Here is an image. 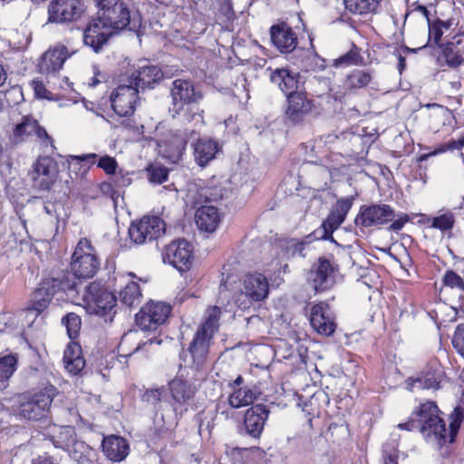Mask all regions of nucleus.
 I'll use <instances>...</instances> for the list:
<instances>
[{"mask_svg":"<svg viewBox=\"0 0 464 464\" xmlns=\"http://www.w3.org/2000/svg\"><path fill=\"white\" fill-rule=\"evenodd\" d=\"M445 372L437 363L429 364L424 370L405 380V388L415 392L420 390H439L445 378Z\"/></svg>","mask_w":464,"mask_h":464,"instance_id":"18","label":"nucleus"},{"mask_svg":"<svg viewBox=\"0 0 464 464\" xmlns=\"http://www.w3.org/2000/svg\"><path fill=\"white\" fill-rule=\"evenodd\" d=\"M334 267L325 256H320L309 272V280L315 292L330 289L334 284Z\"/></svg>","mask_w":464,"mask_h":464,"instance_id":"25","label":"nucleus"},{"mask_svg":"<svg viewBox=\"0 0 464 464\" xmlns=\"http://www.w3.org/2000/svg\"><path fill=\"white\" fill-rule=\"evenodd\" d=\"M82 0H52L48 6V21L65 24L78 21L85 13Z\"/></svg>","mask_w":464,"mask_h":464,"instance_id":"13","label":"nucleus"},{"mask_svg":"<svg viewBox=\"0 0 464 464\" xmlns=\"http://www.w3.org/2000/svg\"><path fill=\"white\" fill-rule=\"evenodd\" d=\"M383 464H398V451L394 448L384 446L382 450Z\"/></svg>","mask_w":464,"mask_h":464,"instance_id":"60","label":"nucleus"},{"mask_svg":"<svg viewBox=\"0 0 464 464\" xmlns=\"http://www.w3.org/2000/svg\"><path fill=\"white\" fill-rule=\"evenodd\" d=\"M102 449L104 455L111 461L120 462L129 454L128 441L119 435H111L103 438Z\"/></svg>","mask_w":464,"mask_h":464,"instance_id":"33","label":"nucleus"},{"mask_svg":"<svg viewBox=\"0 0 464 464\" xmlns=\"http://www.w3.org/2000/svg\"><path fill=\"white\" fill-rule=\"evenodd\" d=\"M221 314V309L218 306L211 307L208 312V316L204 324L198 330H204V333H208L213 335V333L218 330V323Z\"/></svg>","mask_w":464,"mask_h":464,"instance_id":"51","label":"nucleus"},{"mask_svg":"<svg viewBox=\"0 0 464 464\" xmlns=\"http://www.w3.org/2000/svg\"><path fill=\"white\" fill-rule=\"evenodd\" d=\"M195 222L200 231L214 232L220 222L218 208L207 205L198 207L195 213Z\"/></svg>","mask_w":464,"mask_h":464,"instance_id":"35","label":"nucleus"},{"mask_svg":"<svg viewBox=\"0 0 464 464\" xmlns=\"http://www.w3.org/2000/svg\"><path fill=\"white\" fill-rule=\"evenodd\" d=\"M22 120L26 129L27 135L34 134L39 124L38 121L30 116H24Z\"/></svg>","mask_w":464,"mask_h":464,"instance_id":"64","label":"nucleus"},{"mask_svg":"<svg viewBox=\"0 0 464 464\" xmlns=\"http://www.w3.org/2000/svg\"><path fill=\"white\" fill-rule=\"evenodd\" d=\"M101 261L97 252L90 239L82 237L77 243L71 257L70 267L68 270L51 271L56 277L71 279L72 286L70 287V293H79V283L77 280H86L92 278L99 271Z\"/></svg>","mask_w":464,"mask_h":464,"instance_id":"2","label":"nucleus"},{"mask_svg":"<svg viewBox=\"0 0 464 464\" xmlns=\"http://www.w3.org/2000/svg\"><path fill=\"white\" fill-rule=\"evenodd\" d=\"M382 0H344L345 8L353 14H368L377 13Z\"/></svg>","mask_w":464,"mask_h":464,"instance_id":"42","label":"nucleus"},{"mask_svg":"<svg viewBox=\"0 0 464 464\" xmlns=\"http://www.w3.org/2000/svg\"><path fill=\"white\" fill-rule=\"evenodd\" d=\"M111 180L117 191L129 187L132 182V179L130 177V174L128 172L124 173L121 169L119 172H115L111 177Z\"/></svg>","mask_w":464,"mask_h":464,"instance_id":"55","label":"nucleus"},{"mask_svg":"<svg viewBox=\"0 0 464 464\" xmlns=\"http://www.w3.org/2000/svg\"><path fill=\"white\" fill-rule=\"evenodd\" d=\"M169 390L172 399L171 407L176 416L181 417L188 411V405L194 396V391L188 382L177 378L169 383Z\"/></svg>","mask_w":464,"mask_h":464,"instance_id":"26","label":"nucleus"},{"mask_svg":"<svg viewBox=\"0 0 464 464\" xmlns=\"http://www.w3.org/2000/svg\"><path fill=\"white\" fill-rule=\"evenodd\" d=\"M443 54L447 64L451 68H456L464 62V50L458 49L454 43H447Z\"/></svg>","mask_w":464,"mask_h":464,"instance_id":"47","label":"nucleus"},{"mask_svg":"<svg viewBox=\"0 0 464 464\" xmlns=\"http://www.w3.org/2000/svg\"><path fill=\"white\" fill-rule=\"evenodd\" d=\"M54 396L55 389L53 386L24 396L18 407L19 416L33 421L47 418Z\"/></svg>","mask_w":464,"mask_h":464,"instance_id":"7","label":"nucleus"},{"mask_svg":"<svg viewBox=\"0 0 464 464\" xmlns=\"http://www.w3.org/2000/svg\"><path fill=\"white\" fill-rule=\"evenodd\" d=\"M255 300H252L250 298V295H246V291L243 289L241 292L237 295L235 303L237 305V307L241 310H246L251 307L253 303H255Z\"/></svg>","mask_w":464,"mask_h":464,"instance_id":"59","label":"nucleus"},{"mask_svg":"<svg viewBox=\"0 0 464 464\" xmlns=\"http://www.w3.org/2000/svg\"><path fill=\"white\" fill-rule=\"evenodd\" d=\"M372 82V72L369 70L354 69L345 77L343 86L352 93L366 88Z\"/></svg>","mask_w":464,"mask_h":464,"instance_id":"38","label":"nucleus"},{"mask_svg":"<svg viewBox=\"0 0 464 464\" xmlns=\"http://www.w3.org/2000/svg\"><path fill=\"white\" fill-rule=\"evenodd\" d=\"M165 222L157 216L143 217L132 221L129 227V237L137 245L157 240L165 233Z\"/></svg>","mask_w":464,"mask_h":464,"instance_id":"8","label":"nucleus"},{"mask_svg":"<svg viewBox=\"0 0 464 464\" xmlns=\"http://www.w3.org/2000/svg\"><path fill=\"white\" fill-rule=\"evenodd\" d=\"M171 99L169 112L172 118H177L182 112L188 111L191 105L197 104L203 100L201 90L196 86L190 79H175L169 88Z\"/></svg>","mask_w":464,"mask_h":464,"instance_id":"5","label":"nucleus"},{"mask_svg":"<svg viewBox=\"0 0 464 464\" xmlns=\"http://www.w3.org/2000/svg\"><path fill=\"white\" fill-rule=\"evenodd\" d=\"M147 173L150 183L160 185L167 181L169 169L161 165H151L148 167Z\"/></svg>","mask_w":464,"mask_h":464,"instance_id":"52","label":"nucleus"},{"mask_svg":"<svg viewBox=\"0 0 464 464\" xmlns=\"http://www.w3.org/2000/svg\"><path fill=\"white\" fill-rule=\"evenodd\" d=\"M99 14L109 24L113 34L125 29L135 31L140 27V20L130 17L128 5L122 0H94Z\"/></svg>","mask_w":464,"mask_h":464,"instance_id":"3","label":"nucleus"},{"mask_svg":"<svg viewBox=\"0 0 464 464\" xmlns=\"http://www.w3.org/2000/svg\"><path fill=\"white\" fill-rule=\"evenodd\" d=\"M165 222L157 216L143 217L132 221L129 227V237L137 245L157 240L165 233Z\"/></svg>","mask_w":464,"mask_h":464,"instance_id":"9","label":"nucleus"},{"mask_svg":"<svg viewBox=\"0 0 464 464\" xmlns=\"http://www.w3.org/2000/svg\"><path fill=\"white\" fill-rule=\"evenodd\" d=\"M34 135L39 138L45 145L50 144L53 149H54L53 146V140L51 138V136L47 133L46 130L40 126L38 124L36 131L34 132Z\"/></svg>","mask_w":464,"mask_h":464,"instance_id":"62","label":"nucleus"},{"mask_svg":"<svg viewBox=\"0 0 464 464\" xmlns=\"http://www.w3.org/2000/svg\"><path fill=\"white\" fill-rule=\"evenodd\" d=\"M267 70L270 71V81L277 85L285 96L298 91L300 83L299 72L291 71L288 68H276L275 70L268 68Z\"/></svg>","mask_w":464,"mask_h":464,"instance_id":"32","label":"nucleus"},{"mask_svg":"<svg viewBox=\"0 0 464 464\" xmlns=\"http://www.w3.org/2000/svg\"><path fill=\"white\" fill-rule=\"evenodd\" d=\"M270 40L272 44L281 53L293 56L295 53L298 38L292 27L285 22L273 24L270 29Z\"/></svg>","mask_w":464,"mask_h":464,"instance_id":"22","label":"nucleus"},{"mask_svg":"<svg viewBox=\"0 0 464 464\" xmlns=\"http://www.w3.org/2000/svg\"><path fill=\"white\" fill-rule=\"evenodd\" d=\"M162 258L164 263H168L179 272L188 271L193 262V248L186 239L172 241L166 246Z\"/></svg>","mask_w":464,"mask_h":464,"instance_id":"16","label":"nucleus"},{"mask_svg":"<svg viewBox=\"0 0 464 464\" xmlns=\"http://www.w3.org/2000/svg\"><path fill=\"white\" fill-rule=\"evenodd\" d=\"M70 57L68 49L64 45H57L46 51L38 63L39 71L43 74H53L59 72L64 62Z\"/></svg>","mask_w":464,"mask_h":464,"instance_id":"30","label":"nucleus"},{"mask_svg":"<svg viewBox=\"0 0 464 464\" xmlns=\"http://www.w3.org/2000/svg\"><path fill=\"white\" fill-rule=\"evenodd\" d=\"M197 131L193 129L186 128L173 132L170 138L160 146V151L162 157L172 163H178L185 153L187 144L196 138Z\"/></svg>","mask_w":464,"mask_h":464,"instance_id":"21","label":"nucleus"},{"mask_svg":"<svg viewBox=\"0 0 464 464\" xmlns=\"http://www.w3.org/2000/svg\"><path fill=\"white\" fill-rule=\"evenodd\" d=\"M72 285L71 279H68V277H56L50 272L41 280L39 287L34 292L27 312H35L36 315L40 314L49 306L56 294L60 292L70 293V287Z\"/></svg>","mask_w":464,"mask_h":464,"instance_id":"6","label":"nucleus"},{"mask_svg":"<svg viewBox=\"0 0 464 464\" xmlns=\"http://www.w3.org/2000/svg\"><path fill=\"white\" fill-rule=\"evenodd\" d=\"M171 313V306L164 302H150L135 316L136 324L143 332L156 333Z\"/></svg>","mask_w":464,"mask_h":464,"instance_id":"10","label":"nucleus"},{"mask_svg":"<svg viewBox=\"0 0 464 464\" xmlns=\"http://www.w3.org/2000/svg\"><path fill=\"white\" fill-rule=\"evenodd\" d=\"M62 324L66 328L67 334L71 340H74L79 336L82 319L75 313H68L62 318Z\"/></svg>","mask_w":464,"mask_h":464,"instance_id":"46","label":"nucleus"},{"mask_svg":"<svg viewBox=\"0 0 464 464\" xmlns=\"http://www.w3.org/2000/svg\"><path fill=\"white\" fill-rule=\"evenodd\" d=\"M57 165L49 156L39 157L33 164L28 177L34 188L42 191L51 189L56 179Z\"/></svg>","mask_w":464,"mask_h":464,"instance_id":"15","label":"nucleus"},{"mask_svg":"<svg viewBox=\"0 0 464 464\" xmlns=\"http://www.w3.org/2000/svg\"><path fill=\"white\" fill-rule=\"evenodd\" d=\"M141 296L140 285L135 282H129L120 292V299L122 304L131 306Z\"/></svg>","mask_w":464,"mask_h":464,"instance_id":"48","label":"nucleus"},{"mask_svg":"<svg viewBox=\"0 0 464 464\" xmlns=\"http://www.w3.org/2000/svg\"><path fill=\"white\" fill-rule=\"evenodd\" d=\"M429 25V40L433 39L434 43L439 45V43L443 34L442 20L437 18L434 21L428 23Z\"/></svg>","mask_w":464,"mask_h":464,"instance_id":"56","label":"nucleus"},{"mask_svg":"<svg viewBox=\"0 0 464 464\" xmlns=\"http://www.w3.org/2000/svg\"><path fill=\"white\" fill-rule=\"evenodd\" d=\"M455 225V215L451 210L441 209L438 216L431 218L430 227L442 232L450 231Z\"/></svg>","mask_w":464,"mask_h":464,"instance_id":"45","label":"nucleus"},{"mask_svg":"<svg viewBox=\"0 0 464 464\" xmlns=\"http://www.w3.org/2000/svg\"><path fill=\"white\" fill-rule=\"evenodd\" d=\"M17 357L9 354L0 358V382L7 381L15 372Z\"/></svg>","mask_w":464,"mask_h":464,"instance_id":"50","label":"nucleus"},{"mask_svg":"<svg viewBox=\"0 0 464 464\" xmlns=\"http://www.w3.org/2000/svg\"><path fill=\"white\" fill-rule=\"evenodd\" d=\"M270 414L269 407L256 403L249 407L244 415L243 430L249 437L259 439Z\"/></svg>","mask_w":464,"mask_h":464,"instance_id":"23","label":"nucleus"},{"mask_svg":"<svg viewBox=\"0 0 464 464\" xmlns=\"http://www.w3.org/2000/svg\"><path fill=\"white\" fill-rule=\"evenodd\" d=\"M395 218V210L387 204L372 203L362 205L354 218L356 227L368 228L389 224Z\"/></svg>","mask_w":464,"mask_h":464,"instance_id":"11","label":"nucleus"},{"mask_svg":"<svg viewBox=\"0 0 464 464\" xmlns=\"http://www.w3.org/2000/svg\"><path fill=\"white\" fill-rule=\"evenodd\" d=\"M84 301L89 314L111 323L116 314V295L99 283L92 282L85 286Z\"/></svg>","mask_w":464,"mask_h":464,"instance_id":"4","label":"nucleus"},{"mask_svg":"<svg viewBox=\"0 0 464 464\" xmlns=\"http://www.w3.org/2000/svg\"><path fill=\"white\" fill-rule=\"evenodd\" d=\"M166 396L167 389L162 386L153 389H147L141 395V400L142 401L151 406L155 411V414L158 415L159 412L163 409L162 403Z\"/></svg>","mask_w":464,"mask_h":464,"instance_id":"44","label":"nucleus"},{"mask_svg":"<svg viewBox=\"0 0 464 464\" xmlns=\"http://www.w3.org/2000/svg\"><path fill=\"white\" fill-rule=\"evenodd\" d=\"M464 147V135L458 140L450 139L447 142L440 144L433 154L443 153L448 150H461Z\"/></svg>","mask_w":464,"mask_h":464,"instance_id":"57","label":"nucleus"},{"mask_svg":"<svg viewBox=\"0 0 464 464\" xmlns=\"http://www.w3.org/2000/svg\"><path fill=\"white\" fill-rule=\"evenodd\" d=\"M443 285L450 288H457L464 293V280L453 270H447L442 278Z\"/></svg>","mask_w":464,"mask_h":464,"instance_id":"53","label":"nucleus"},{"mask_svg":"<svg viewBox=\"0 0 464 464\" xmlns=\"http://www.w3.org/2000/svg\"><path fill=\"white\" fill-rule=\"evenodd\" d=\"M442 412L434 401H428L420 404L409 417L406 422L398 424L401 430L409 431L418 430L430 443L442 447L455 441L464 420V407L457 405L450 415L449 429L441 418Z\"/></svg>","mask_w":464,"mask_h":464,"instance_id":"1","label":"nucleus"},{"mask_svg":"<svg viewBox=\"0 0 464 464\" xmlns=\"http://www.w3.org/2000/svg\"><path fill=\"white\" fill-rule=\"evenodd\" d=\"M102 14L97 12L88 23L83 32V43L96 53L101 52L109 39L114 34L109 24H106Z\"/></svg>","mask_w":464,"mask_h":464,"instance_id":"20","label":"nucleus"},{"mask_svg":"<svg viewBox=\"0 0 464 464\" xmlns=\"http://www.w3.org/2000/svg\"><path fill=\"white\" fill-rule=\"evenodd\" d=\"M287 107L285 120L289 124L302 123L313 108V102L306 96L305 92L297 91L286 96Z\"/></svg>","mask_w":464,"mask_h":464,"instance_id":"24","label":"nucleus"},{"mask_svg":"<svg viewBox=\"0 0 464 464\" xmlns=\"http://www.w3.org/2000/svg\"><path fill=\"white\" fill-rule=\"evenodd\" d=\"M355 196L343 197L337 199L333 206L327 218L322 222L316 229L320 231L324 241H330L336 246L339 244L333 237L334 232L344 222L347 214L351 210Z\"/></svg>","mask_w":464,"mask_h":464,"instance_id":"12","label":"nucleus"},{"mask_svg":"<svg viewBox=\"0 0 464 464\" xmlns=\"http://www.w3.org/2000/svg\"><path fill=\"white\" fill-rule=\"evenodd\" d=\"M50 440L55 448L66 451L77 440V435L72 426H63L57 434L51 436Z\"/></svg>","mask_w":464,"mask_h":464,"instance_id":"43","label":"nucleus"},{"mask_svg":"<svg viewBox=\"0 0 464 464\" xmlns=\"http://www.w3.org/2000/svg\"><path fill=\"white\" fill-rule=\"evenodd\" d=\"M66 452L78 464H93L95 451L82 440H76Z\"/></svg>","mask_w":464,"mask_h":464,"instance_id":"39","label":"nucleus"},{"mask_svg":"<svg viewBox=\"0 0 464 464\" xmlns=\"http://www.w3.org/2000/svg\"><path fill=\"white\" fill-rule=\"evenodd\" d=\"M243 290L255 301H262L268 296L269 285L266 277L259 273L249 274L244 279Z\"/></svg>","mask_w":464,"mask_h":464,"instance_id":"34","label":"nucleus"},{"mask_svg":"<svg viewBox=\"0 0 464 464\" xmlns=\"http://www.w3.org/2000/svg\"><path fill=\"white\" fill-rule=\"evenodd\" d=\"M321 232L314 229L302 238H279L276 241L277 255L283 258L290 259L295 256L304 258L310 250L312 243L317 240H324Z\"/></svg>","mask_w":464,"mask_h":464,"instance_id":"17","label":"nucleus"},{"mask_svg":"<svg viewBox=\"0 0 464 464\" xmlns=\"http://www.w3.org/2000/svg\"><path fill=\"white\" fill-rule=\"evenodd\" d=\"M163 79L161 68L150 62L144 60L133 66V72L128 77V81L138 91L152 90Z\"/></svg>","mask_w":464,"mask_h":464,"instance_id":"14","label":"nucleus"},{"mask_svg":"<svg viewBox=\"0 0 464 464\" xmlns=\"http://www.w3.org/2000/svg\"><path fill=\"white\" fill-rule=\"evenodd\" d=\"M211 338L212 335L208 333H204V330H198L196 332L194 338L189 344L188 352L197 367H199L204 363L208 353L209 340Z\"/></svg>","mask_w":464,"mask_h":464,"instance_id":"36","label":"nucleus"},{"mask_svg":"<svg viewBox=\"0 0 464 464\" xmlns=\"http://www.w3.org/2000/svg\"><path fill=\"white\" fill-rule=\"evenodd\" d=\"M124 119H121L119 122V125L122 127L124 130L138 133L139 132V126L136 123V121L129 117H123Z\"/></svg>","mask_w":464,"mask_h":464,"instance_id":"63","label":"nucleus"},{"mask_svg":"<svg viewBox=\"0 0 464 464\" xmlns=\"http://www.w3.org/2000/svg\"><path fill=\"white\" fill-rule=\"evenodd\" d=\"M362 63L363 58L360 54V50L353 44L350 51L334 60V66H350L362 64Z\"/></svg>","mask_w":464,"mask_h":464,"instance_id":"49","label":"nucleus"},{"mask_svg":"<svg viewBox=\"0 0 464 464\" xmlns=\"http://www.w3.org/2000/svg\"><path fill=\"white\" fill-rule=\"evenodd\" d=\"M257 399L256 392L251 388H237L230 394L228 404L233 409H238L247 405H254V401Z\"/></svg>","mask_w":464,"mask_h":464,"instance_id":"41","label":"nucleus"},{"mask_svg":"<svg viewBox=\"0 0 464 464\" xmlns=\"http://www.w3.org/2000/svg\"><path fill=\"white\" fill-rule=\"evenodd\" d=\"M310 324L322 335L330 336L334 333L336 324L328 304L321 302L312 307Z\"/></svg>","mask_w":464,"mask_h":464,"instance_id":"27","label":"nucleus"},{"mask_svg":"<svg viewBox=\"0 0 464 464\" xmlns=\"http://www.w3.org/2000/svg\"><path fill=\"white\" fill-rule=\"evenodd\" d=\"M81 353V346L77 343H70L64 351L63 359L64 367L72 375L81 373L84 369L85 360Z\"/></svg>","mask_w":464,"mask_h":464,"instance_id":"37","label":"nucleus"},{"mask_svg":"<svg viewBox=\"0 0 464 464\" xmlns=\"http://www.w3.org/2000/svg\"><path fill=\"white\" fill-rule=\"evenodd\" d=\"M139 91L132 84H121L114 89L110 95L112 110L120 117H130L136 110Z\"/></svg>","mask_w":464,"mask_h":464,"instance_id":"19","label":"nucleus"},{"mask_svg":"<svg viewBox=\"0 0 464 464\" xmlns=\"http://www.w3.org/2000/svg\"><path fill=\"white\" fill-rule=\"evenodd\" d=\"M75 160L79 161H85L91 164L97 165L98 168L104 170V172L108 175H113L116 172V169L118 168L117 160L109 155L102 156L96 162L97 154L95 153H90V154H83L81 156H75Z\"/></svg>","mask_w":464,"mask_h":464,"instance_id":"40","label":"nucleus"},{"mask_svg":"<svg viewBox=\"0 0 464 464\" xmlns=\"http://www.w3.org/2000/svg\"><path fill=\"white\" fill-rule=\"evenodd\" d=\"M232 194V189L226 182L211 179L207 185L198 189L196 205L202 203H218L227 198Z\"/></svg>","mask_w":464,"mask_h":464,"instance_id":"29","label":"nucleus"},{"mask_svg":"<svg viewBox=\"0 0 464 464\" xmlns=\"http://www.w3.org/2000/svg\"><path fill=\"white\" fill-rule=\"evenodd\" d=\"M451 343L457 353L464 358V324L457 325Z\"/></svg>","mask_w":464,"mask_h":464,"instance_id":"54","label":"nucleus"},{"mask_svg":"<svg viewBox=\"0 0 464 464\" xmlns=\"http://www.w3.org/2000/svg\"><path fill=\"white\" fill-rule=\"evenodd\" d=\"M34 94L37 98L51 100V92L45 88L44 84L39 81H33Z\"/></svg>","mask_w":464,"mask_h":464,"instance_id":"61","label":"nucleus"},{"mask_svg":"<svg viewBox=\"0 0 464 464\" xmlns=\"http://www.w3.org/2000/svg\"><path fill=\"white\" fill-rule=\"evenodd\" d=\"M197 131L196 138H193L192 143L193 155L196 163L204 168L216 158L218 152L221 150L219 143L210 138H199Z\"/></svg>","mask_w":464,"mask_h":464,"instance_id":"28","label":"nucleus"},{"mask_svg":"<svg viewBox=\"0 0 464 464\" xmlns=\"http://www.w3.org/2000/svg\"><path fill=\"white\" fill-rule=\"evenodd\" d=\"M292 63L305 72H321L326 67V62L315 50L299 48L295 53L288 58Z\"/></svg>","mask_w":464,"mask_h":464,"instance_id":"31","label":"nucleus"},{"mask_svg":"<svg viewBox=\"0 0 464 464\" xmlns=\"http://www.w3.org/2000/svg\"><path fill=\"white\" fill-rule=\"evenodd\" d=\"M409 221L410 217L408 214L395 213V218L390 222L391 224L387 229L391 232H399Z\"/></svg>","mask_w":464,"mask_h":464,"instance_id":"58","label":"nucleus"}]
</instances>
